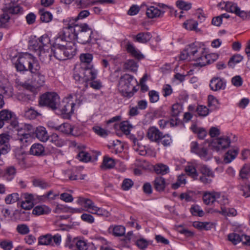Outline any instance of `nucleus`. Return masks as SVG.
<instances>
[{"label":"nucleus","instance_id":"1","mask_svg":"<svg viewBox=\"0 0 250 250\" xmlns=\"http://www.w3.org/2000/svg\"><path fill=\"white\" fill-rule=\"evenodd\" d=\"M216 58L215 54H208L204 48L199 47L195 43L187 46L180 54L181 60L194 61V65L200 67L213 62Z\"/></svg>","mask_w":250,"mask_h":250},{"label":"nucleus","instance_id":"2","mask_svg":"<svg viewBox=\"0 0 250 250\" xmlns=\"http://www.w3.org/2000/svg\"><path fill=\"white\" fill-rule=\"evenodd\" d=\"M17 71L27 72L29 70L31 73H36L39 71V63L31 54L19 53L17 54Z\"/></svg>","mask_w":250,"mask_h":250},{"label":"nucleus","instance_id":"3","mask_svg":"<svg viewBox=\"0 0 250 250\" xmlns=\"http://www.w3.org/2000/svg\"><path fill=\"white\" fill-rule=\"evenodd\" d=\"M98 71L93 67V65L81 66L75 68L73 77L78 84H84L85 87H88V82L95 80L97 76Z\"/></svg>","mask_w":250,"mask_h":250},{"label":"nucleus","instance_id":"4","mask_svg":"<svg viewBox=\"0 0 250 250\" xmlns=\"http://www.w3.org/2000/svg\"><path fill=\"white\" fill-rule=\"evenodd\" d=\"M77 41L82 44H93L96 42L94 30L88 24L83 23L76 26Z\"/></svg>","mask_w":250,"mask_h":250},{"label":"nucleus","instance_id":"5","mask_svg":"<svg viewBox=\"0 0 250 250\" xmlns=\"http://www.w3.org/2000/svg\"><path fill=\"white\" fill-rule=\"evenodd\" d=\"M135 83L136 80L133 76L127 74H125L119 80L118 89L123 96L129 98L132 97L134 92L136 91H134Z\"/></svg>","mask_w":250,"mask_h":250},{"label":"nucleus","instance_id":"6","mask_svg":"<svg viewBox=\"0 0 250 250\" xmlns=\"http://www.w3.org/2000/svg\"><path fill=\"white\" fill-rule=\"evenodd\" d=\"M59 97L55 92H47L42 95L39 100L41 106H46L53 110L58 108L59 103Z\"/></svg>","mask_w":250,"mask_h":250},{"label":"nucleus","instance_id":"7","mask_svg":"<svg viewBox=\"0 0 250 250\" xmlns=\"http://www.w3.org/2000/svg\"><path fill=\"white\" fill-rule=\"evenodd\" d=\"M27 130L25 129L18 130L17 134V144L20 145L21 149H23L28 145L31 139V135L29 132L32 128V126L28 125H27Z\"/></svg>","mask_w":250,"mask_h":250},{"label":"nucleus","instance_id":"8","mask_svg":"<svg viewBox=\"0 0 250 250\" xmlns=\"http://www.w3.org/2000/svg\"><path fill=\"white\" fill-rule=\"evenodd\" d=\"M155 6H150L147 8L146 14L150 19L157 18L162 17L164 13V10L167 8V6L164 3H155Z\"/></svg>","mask_w":250,"mask_h":250},{"label":"nucleus","instance_id":"9","mask_svg":"<svg viewBox=\"0 0 250 250\" xmlns=\"http://www.w3.org/2000/svg\"><path fill=\"white\" fill-rule=\"evenodd\" d=\"M230 144V139L224 136L213 139L210 144V147L212 150L219 152L228 147Z\"/></svg>","mask_w":250,"mask_h":250},{"label":"nucleus","instance_id":"10","mask_svg":"<svg viewBox=\"0 0 250 250\" xmlns=\"http://www.w3.org/2000/svg\"><path fill=\"white\" fill-rule=\"evenodd\" d=\"M57 38H60V41L66 42H71L75 40H77L76 26L74 28L63 27L62 34H60Z\"/></svg>","mask_w":250,"mask_h":250},{"label":"nucleus","instance_id":"11","mask_svg":"<svg viewBox=\"0 0 250 250\" xmlns=\"http://www.w3.org/2000/svg\"><path fill=\"white\" fill-rule=\"evenodd\" d=\"M50 43V39L48 35L44 34L36 41H32L30 43L35 50H38L48 48Z\"/></svg>","mask_w":250,"mask_h":250},{"label":"nucleus","instance_id":"12","mask_svg":"<svg viewBox=\"0 0 250 250\" xmlns=\"http://www.w3.org/2000/svg\"><path fill=\"white\" fill-rule=\"evenodd\" d=\"M60 38H56L51 51L53 52L54 56L59 60H65L64 55V44H60Z\"/></svg>","mask_w":250,"mask_h":250},{"label":"nucleus","instance_id":"13","mask_svg":"<svg viewBox=\"0 0 250 250\" xmlns=\"http://www.w3.org/2000/svg\"><path fill=\"white\" fill-rule=\"evenodd\" d=\"M75 104L72 101H68L66 99L62 101V104L58 106L62 114L64 115V117L67 118L70 116V114L73 113V108L75 106Z\"/></svg>","mask_w":250,"mask_h":250},{"label":"nucleus","instance_id":"14","mask_svg":"<svg viewBox=\"0 0 250 250\" xmlns=\"http://www.w3.org/2000/svg\"><path fill=\"white\" fill-rule=\"evenodd\" d=\"M209 87L214 91L224 90L226 87V81L223 78L214 77L210 81Z\"/></svg>","mask_w":250,"mask_h":250},{"label":"nucleus","instance_id":"15","mask_svg":"<svg viewBox=\"0 0 250 250\" xmlns=\"http://www.w3.org/2000/svg\"><path fill=\"white\" fill-rule=\"evenodd\" d=\"M77 250H97V248L92 243H88L87 240L76 238L74 240Z\"/></svg>","mask_w":250,"mask_h":250},{"label":"nucleus","instance_id":"16","mask_svg":"<svg viewBox=\"0 0 250 250\" xmlns=\"http://www.w3.org/2000/svg\"><path fill=\"white\" fill-rule=\"evenodd\" d=\"M147 136L151 141L159 144L160 143L161 138L163 137V133L157 128L152 126L148 129Z\"/></svg>","mask_w":250,"mask_h":250},{"label":"nucleus","instance_id":"17","mask_svg":"<svg viewBox=\"0 0 250 250\" xmlns=\"http://www.w3.org/2000/svg\"><path fill=\"white\" fill-rule=\"evenodd\" d=\"M76 202L78 205L83 206L90 213L95 206L94 203L91 200L83 197H79Z\"/></svg>","mask_w":250,"mask_h":250},{"label":"nucleus","instance_id":"18","mask_svg":"<svg viewBox=\"0 0 250 250\" xmlns=\"http://www.w3.org/2000/svg\"><path fill=\"white\" fill-rule=\"evenodd\" d=\"M238 153V149L236 147H232L229 149L224 155V162L226 164L230 163L237 156Z\"/></svg>","mask_w":250,"mask_h":250},{"label":"nucleus","instance_id":"19","mask_svg":"<svg viewBox=\"0 0 250 250\" xmlns=\"http://www.w3.org/2000/svg\"><path fill=\"white\" fill-rule=\"evenodd\" d=\"M126 49L127 52L130 53L132 56L137 59H142L144 58V55L141 52L137 49L133 44L130 43H128L126 44Z\"/></svg>","mask_w":250,"mask_h":250},{"label":"nucleus","instance_id":"20","mask_svg":"<svg viewBox=\"0 0 250 250\" xmlns=\"http://www.w3.org/2000/svg\"><path fill=\"white\" fill-rule=\"evenodd\" d=\"M217 192H205L203 195L204 203L207 205H211L216 202Z\"/></svg>","mask_w":250,"mask_h":250},{"label":"nucleus","instance_id":"21","mask_svg":"<svg viewBox=\"0 0 250 250\" xmlns=\"http://www.w3.org/2000/svg\"><path fill=\"white\" fill-rule=\"evenodd\" d=\"M35 134L36 137L42 142H45L49 139V136L46 129L43 126L37 127Z\"/></svg>","mask_w":250,"mask_h":250},{"label":"nucleus","instance_id":"22","mask_svg":"<svg viewBox=\"0 0 250 250\" xmlns=\"http://www.w3.org/2000/svg\"><path fill=\"white\" fill-rule=\"evenodd\" d=\"M153 185L155 189L157 191H163L166 187V180L161 176L157 177L153 181Z\"/></svg>","mask_w":250,"mask_h":250},{"label":"nucleus","instance_id":"23","mask_svg":"<svg viewBox=\"0 0 250 250\" xmlns=\"http://www.w3.org/2000/svg\"><path fill=\"white\" fill-rule=\"evenodd\" d=\"M150 33L147 32H140L134 37L136 42L142 43H145L148 42L151 38Z\"/></svg>","mask_w":250,"mask_h":250},{"label":"nucleus","instance_id":"24","mask_svg":"<svg viewBox=\"0 0 250 250\" xmlns=\"http://www.w3.org/2000/svg\"><path fill=\"white\" fill-rule=\"evenodd\" d=\"M115 165V161L114 159L107 156H104L101 167L104 170L111 169L114 167Z\"/></svg>","mask_w":250,"mask_h":250},{"label":"nucleus","instance_id":"25","mask_svg":"<svg viewBox=\"0 0 250 250\" xmlns=\"http://www.w3.org/2000/svg\"><path fill=\"white\" fill-rule=\"evenodd\" d=\"M185 170L186 174L191 177L193 180H197L198 179V174L194 164H188V165L185 166Z\"/></svg>","mask_w":250,"mask_h":250},{"label":"nucleus","instance_id":"26","mask_svg":"<svg viewBox=\"0 0 250 250\" xmlns=\"http://www.w3.org/2000/svg\"><path fill=\"white\" fill-rule=\"evenodd\" d=\"M108 230L109 232L116 236H122L125 235V227L122 225L111 226Z\"/></svg>","mask_w":250,"mask_h":250},{"label":"nucleus","instance_id":"27","mask_svg":"<svg viewBox=\"0 0 250 250\" xmlns=\"http://www.w3.org/2000/svg\"><path fill=\"white\" fill-rule=\"evenodd\" d=\"M44 153V148L43 146L41 144H33L30 149V154L35 156L42 155Z\"/></svg>","mask_w":250,"mask_h":250},{"label":"nucleus","instance_id":"28","mask_svg":"<svg viewBox=\"0 0 250 250\" xmlns=\"http://www.w3.org/2000/svg\"><path fill=\"white\" fill-rule=\"evenodd\" d=\"M35 74L36 75L34 78V80L32 82V84L37 88L43 86L45 82V78L44 75L39 73V71Z\"/></svg>","mask_w":250,"mask_h":250},{"label":"nucleus","instance_id":"29","mask_svg":"<svg viewBox=\"0 0 250 250\" xmlns=\"http://www.w3.org/2000/svg\"><path fill=\"white\" fill-rule=\"evenodd\" d=\"M69 45H65L64 44V55H65V60L72 58L76 54V47L73 43H69Z\"/></svg>","mask_w":250,"mask_h":250},{"label":"nucleus","instance_id":"30","mask_svg":"<svg viewBox=\"0 0 250 250\" xmlns=\"http://www.w3.org/2000/svg\"><path fill=\"white\" fill-rule=\"evenodd\" d=\"M58 131L65 134L76 135V134L73 133V127L72 125L67 123H63L59 125Z\"/></svg>","mask_w":250,"mask_h":250},{"label":"nucleus","instance_id":"31","mask_svg":"<svg viewBox=\"0 0 250 250\" xmlns=\"http://www.w3.org/2000/svg\"><path fill=\"white\" fill-rule=\"evenodd\" d=\"M51 212V209L46 206H37L32 210V213L36 215H41L48 214Z\"/></svg>","mask_w":250,"mask_h":250},{"label":"nucleus","instance_id":"32","mask_svg":"<svg viewBox=\"0 0 250 250\" xmlns=\"http://www.w3.org/2000/svg\"><path fill=\"white\" fill-rule=\"evenodd\" d=\"M80 59L82 62V66L84 67L86 66L92 65L91 63L93 60V55L90 53H83L80 56Z\"/></svg>","mask_w":250,"mask_h":250},{"label":"nucleus","instance_id":"33","mask_svg":"<svg viewBox=\"0 0 250 250\" xmlns=\"http://www.w3.org/2000/svg\"><path fill=\"white\" fill-rule=\"evenodd\" d=\"M49 48L48 47L44 49L35 50L36 51L38 52V55L40 58V60H42V61H45L46 60H50L51 59V57H52L53 52H52L51 51L49 52Z\"/></svg>","mask_w":250,"mask_h":250},{"label":"nucleus","instance_id":"34","mask_svg":"<svg viewBox=\"0 0 250 250\" xmlns=\"http://www.w3.org/2000/svg\"><path fill=\"white\" fill-rule=\"evenodd\" d=\"M154 170L157 174L165 175L169 172V168L167 165L159 163L154 166Z\"/></svg>","mask_w":250,"mask_h":250},{"label":"nucleus","instance_id":"35","mask_svg":"<svg viewBox=\"0 0 250 250\" xmlns=\"http://www.w3.org/2000/svg\"><path fill=\"white\" fill-rule=\"evenodd\" d=\"M38 241L39 245L53 246L52 236L50 234L41 236L39 237Z\"/></svg>","mask_w":250,"mask_h":250},{"label":"nucleus","instance_id":"36","mask_svg":"<svg viewBox=\"0 0 250 250\" xmlns=\"http://www.w3.org/2000/svg\"><path fill=\"white\" fill-rule=\"evenodd\" d=\"M190 129L194 133L197 134L200 139H204L207 134V132L204 128L198 127L195 124L192 125Z\"/></svg>","mask_w":250,"mask_h":250},{"label":"nucleus","instance_id":"37","mask_svg":"<svg viewBox=\"0 0 250 250\" xmlns=\"http://www.w3.org/2000/svg\"><path fill=\"white\" fill-rule=\"evenodd\" d=\"M91 214H96L100 216L108 217L110 213L103 208H99L95 205L93 209L91 211Z\"/></svg>","mask_w":250,"mask_h":250},{"label":"nucleus","instance_id":"38","mask_svg":"<svg viewBox=\"0 0 250 250\" xmlns=\"http://www.w3.org/2000/svg\"><path fill=\"white\" fill-rule=\"evenodd\" d=\"M216 202L221 206V208L229 204V201L224 194L217 192Z\"/></svg>","mask_w":250,"mask_h":250},{"label":"nucleus","instance_id":"39","mask_svg":"<svg viewBox=\"0 0 250 250\" xmlns=\"http://www.w3.org/2000/svg\"><path fill=\"white\" fill-rule=\"evenodd\" d=\"M34 187H39L42 189H46L50 187V184L46 181L41 179H37L33 181Z\"/></svg>","mask_w":250,"mask_h":250},{"label":"nucleus","instance_id":"40","mask_svg":"<svg viewBox=\"0 0 250 250\" xmlns=\"http://www.w3.org/2000/svg\"><path fill=\"white\" fill-rule=\"evenodd\" d=\"M48 140L49 141L58 147H61L64 144V141L60 138L57 134H53L50 138L49 137Z\"/></svg>","mask_w":250,"mask_h":250},{"label":"nucleus","instance_id":"41","mask_svg":"<svg viewBox=\"0 0 250 250\" xmlns=\"http://www.w3.org/2000/svg\"><path fill=\"white\" fill-rule=\"evenodd\" d=\"M183 26L188 30H194L196 32L199 31L197 28L198 22L192 20L187 21L183 23Z\"/></svg>","mask_w":250,"mask_h":250},{"label":"nucleus","instance_id":"42","mask_svg":"<svg viewBox=\"0 0 250 250\" xmlns=\"http://www.w3.org/2000/svg\"><path fill=\"white\" fill-rule=\"evenodd\" d=\"M250 175V164H245L239 172V177L242 179H246Z\"/></svg>","mask_w":250,"mask_h":250},{"label":"nucleus","instance_id":"43","mask_svg":"<svg viewBox=\"0 0 250 250\" xmlns=\"http://www.w3.org/2000/svg\"><path fill=\"white\" fill-rule=\"evenodd\" d=\"M39 13L41 16V20L42 22H49L52 20L53 16L51 13L45 11L43 9H40Z\"/></svg>","mask_w":250,"mask_h":250},{"label":"nucleus","instance_id":"44","mask_svg":"<svg viewBox=\"0 0 250 250\" xmlns=\"http://www.w3.org/2000/svg\"><path fill=\"white\" fill-rule=\"evenodd\" d=\"M13 113L8 109H2L0 111V119L3 122H9L12 118Z\"/></svg>","mask_w":250,"mask_h":250},{"label":"nucleus","instance_id":"45","mask_svg":"<svg viewBox=\"0 0 250 250\" xmlns=\"http://www.w3.org/2000/svg\"><path fill=\"white\" fill-rule=\"evenodd\" d=\"M152 241H148L144 238H140L136 240L135 244L137 246L142 250H145Z\"/></svg>","mask_w":250,"mask_h":250},{"label":"nucleus","instance_id":"46","mask_svg":"<svg viewBox=\"0 0 250 250\" xmlns=\"http://www.w3.org/2000/svg\"><path fill=\"white\" fill-rule=\"evenodd\" d=\"M132 125L127 121L122 122L120 125V128L125 134L128 135L130 133Z\"/></svg>","mask_w":250,"mask_h":250},{"label":"nucleus","instance_id":"47","mask_svg":"<svg viewBox=\"0 0 250 250\" xmlns=\"http://www.w3.org/2000/svg\"><path fill=\"white\" fill-rule=\"evenodd\" d=\"M137 64L133 60H128L124 64L125 69L135 72L137 69Z\"/></svg>","mask_w":250,"mask_h":250},{"label":"nucleus","instance_id":"48","mask_svg":"<svg viewBox=\"0 0 250 250\" xmlns=\"http://www.w3.org/2000/svg\"><path fill=\"white\" fill-rule=\"evenodd\" d=\"M78 21L75 18H67L63 20V22L64 26L63 27L74 28L76 25L79 24H76V22Z\"/></svg>","mask_w":250,"mask_h":250},{"label":"nucleus","instance_id":"49","mask_svg":"<svg viewBox=\"0 0 250 250\" xmlns=\"http://www.w3.org/2000/svg\"><path fill=\"white\" fill-rule=\"evenodd\" d=\"M225 7L227 11L235 14L239 10V7L236 3L230 1L226 2Z\"/></svg>","mask_w":250,"mask_h":250},{"label":"nucleus","instance_id":"50","mask_svg":"<svg viewBox=\"0 0 250 250\" xmlns=\"http://www.w3.org/2000/svg\"><path fill=\"white\" fill-rule=\"evenodd\" d=\"M221 213L225 216H235L237 214L236 210L233 208H227L221 207Z\"/></svg>","mask_w":250,"mask_h":250},{"label":"nucleus","instance_id":"51","mask_svg":"<svg viewBox=\"0 0 250 250\" xmlns=\"http://www.w3.org/2000/svg\"><path fill=\"white\" fill-rule=\"evenodd\" d=\"M177 6L180 9L188 11L191 8V3L183 0H177L176 2Z\"/></svg>","mask_w":250,"mask_h":250},{"label":"nucleus","instance_id":"52","mask_svg":"<svg viewBox=\"0 0 250 250\" xmlns=\"http://www.w3.org/2000/svg\"><path fill=\"white\" fill-rule=\"evenodd\" d=\"M15 173L16 169L14 167L10 166L6 168L4 176L8 180L10 181L14 178Z\"/></svg>","mask_w":250,"mask_h":250},{"label":"nucleus","instance_id":"53","mask_svg":"<svg viewBox=\"0 0 250 250\" xmlns=\"http://www.w3.org/2000/svg\"><path fill=\"white\" fill-rule=\"evenodd\" d=\"M200 172L202 173L201 176H207L210 177H214L213 172L207 166L203 165L200 168Z\"/></svg>","mask_w":250,"mask_h":250},{"label":"nucleus","instance_id":"54","mask_svg":"<svg viewBox=\"0 0 250 250\" xmlns=\"http://www.w3.org/2000/svg\"><path fill=\"white\" fill-rule=\"evenodd\" d=\"M243 56L240 54H236L233 56L228 62V65L231 67L233 66L236 63H239L242 61Z\"/></svg>","mask_w":250,"mask_h":250},{"label":"nucleus","instance_id":"55","mask_svg":"<svg viewBox=\"0 0 250 250\" xmlns=\"http://www.w3.org/2000/svg\"><path fill=\"white\" fill-rule=\"evenodd\" d=\"M196 112L199 116L205 117L209 113L208 108L204 105H198L196 108Z\"/></svg>","mask_w":250,"mask_h":250},{"label":"nucleus","instance_id":"56","mask_svg":"<svg viewBox=\"0 0 250 250\" xmlns=\"http://www.w3.org/2000/svg\"><path fill=\"white\" fill-rule=\"evenodd\" d=\"M218 100L213 95H209L208 96V105L212 107L213 109L218 108L219 105Z\"/></svg>","mask_w":250,"mask_h":250},{"label":"nucleus","instance_id":"57","mask_svg":"<svg viewBox=\"0 0 250 250\" xmlns=\"http://www.w3.org/2000/svg\"><path fill=\"white\" fill-rule=\"evenodd\" d=\"M228 239L233 244L236 245L241 242V235L235 233H231L228 235Z\"/></svg>","mask_w":250,"mask_h":250},{"label":"nucleus","instance_id":"58","mask_svg":"<svg viewBox=\"0 0 250 250\" xmlns=\"http://www.w3.org/2000/svg\"><path fill=\"white\" fill-rule=\"evenodd\" d=\"M181 112V106L178 104H174L171 107V116L172 117H178Z\"/></svg>","mask_w":250,"mask_h":250},{"label":"nucleus","instance_id":"59","mask_svg":"<svg viewBox=\"0 0 250 250\" xmlns=\"http://www.w3.org/2000/svg\"><path fill=\"white\" fill-rule=\"evenodd\" d=\"M77 157L80 161L84 162H87L91 160L89 154L83 151L80 152L77 155Z\"/></svg>","mask_w":250,"mask_h":250},{"label":"nucleus","instance_id":"60","mask_svg":"<svg viewBox=\"0 0 250 250\" xmlns=\"http://www.w3.org/2000/svg\"><path fill=\"white\" fill-rule=\"evenodd\" d=\"M88 85H89L91 87L95 90H99L103 86L102 83L99 80H93L92 81H90L89 82H88Z\"/></svg>","mask_w":250,"mask_h":250},{"label":"nucleus","instance_id":"61","mask_svg":"<svg viewBox=\"0 0 250 250\" xmlns=\"http://www.w3.org/2000/svg\"><path fill=\"white\" fill-rule=\"evenodd\" d=\"M190 212L192 215H198L200 217L203 216L204 214V211L197 205L192 206L190 208Z\"/></svg>","mask_w":250,"mask_h":250},{"label":"nucleus","instance_id":"62","mask_svg":"<svg viewBox=\"0 0 250 250\" xmlns=\"http://www.w3.org/2000/svg\"><path fill=\"white\" fill-rule=\"evenodd\" d=\"M17 231L22 235H25L29 233L30 230L27 225L25 224H19L17 227Z\"/></svg>","mask_w":250,"mask_h":250},{"label":"nucleus","instance_id":"63","mask_svg":"<svg viewBox=\"0 0 250 250\" xmlns=\"http://www.w3.org/2000/svg\"><path fill=\"white\" fill-rule=\"evenodd\" d=\"M149 101L152 103H154L159 100V93L155 90H151L148 93Z\"/></svg>","mask_w":250,"mask_h":250},{"label":"nucleus","instance_id":"64","mask_svg":"<svg viewBox=\"0 0 250 250\" xmlns=\"http://www.w3.org/2000/svg\"><path fill=\"white\" fill-rule=\"evenodd\" d=\"M240 189L243 191V195L246 197H250V183H246L240 186Z\"/></svg>","mask_w":250,"mask_h":250}]
</instances>
